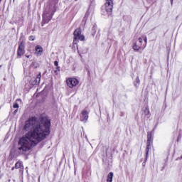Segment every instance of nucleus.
<instances>
[{"label":"nucleus","mask_w":182,"mask_h":182,"mask_svg":"<svg viewBox=\"0 0 182 182\" xmlns=\"http://www.w3.org/2000/svg\"><path fill=\"white\" fill-rule=\"evenodd\" d=\"M14 109H19V104H18V102H16L13 105Z\"/></svg>","instance_id":"obj_17"},{"label":"nucleus","mask_w":182,"mask_h":182,"mask_svg":"<svg viewBox=\"0 0 182 182\" xmlns=\"http://www.w3.org/2000/svg\"><path fill=\"white\" fill-rule=\"evenodd\" d=\"M21 167H23V163L22 162V161H18L16 164L15 166H13L11 168L12 171H14V170H15V168L16 170H18V168H21Z\"/></svg>","instance_id":"obj_11"},{"label":"nucleus","mask_w":182,"mask_h":182,"mask_svg":"<svg viewBox=\"0 0 182 182\" xmlns=\"http://www.w3.org/2000/svg\"><path fill=\"white\" fill-rule=\"evenodd\" d=\"M73 42H77V41H85V36L82 35V29L80 28H76L73 33Z\"/></svg>","instance_id":"obj_3"},{"label":"nucleus","mask_w":182,"mask_h":182,"mask_svg":"<svg viewBox=\"0 0 182 182\" xmlns=\"http://www.w3.org/2000/svg\"><path fill=\"white\" fill-rule=\"evenodd\" d=\"M56 70H58V72H60V66H58L56 68Z\"/></svg>","instance_id":"obj_25"},{"label":"nucleus","mask_w":182,"mask_h":182,"mask_svg":"<svg viewBox=\"0 0 182 182\" xmlns=\"http://www.w3.org/2000/svg\"><path fill=\"white\" fill-rule=\"evenodd\" d=\"M144 113L145 116H149L150 114V110L149 109V107L145 108Z\"/></svg>","instance_id":"obj_16"},{"label":"nucleus","mask_w":182,"mask_h":182,"mask_svg":"<svg viewBox=\"0 0 182 182\" xmlns=\"http://www.w3.org/2000/svg\"><path fill=\"white\" fill-rule=\"evenodd\" d=\"M26 58H31V55H26Z\"/></svg>","instance_id":"obj_28"},{"label":"nucleus","mask_w":182,"mask_h":182,"mask_svg":"<svg viewBox=\"0 0 182 182\" xmlns=\"http://www.w3.org/2000/svg\"><path fill=\"white\" fill-rule=\"evenodd\" d=\"M151 143L146 142V158L144 161H147V159H149V152L150 151V149H151Z\"/></svg>","instance_id":"obj_10"},{"label":"nucleus","mask_w":182,"mask_h":182,"mask_svg":"<svg viewBox=\"0 0 182 182\" xmlns=\"http://www.w3.org/2000/svg\"><path fill=\"white\" fill-rule=\"evenodd\" d=\"M1 2H2V0H0V4H1Z\"/></svg>","instance_id":"obj_32"},{"label":"nucleus","mask_w":182,"mask_h":182,"mask_svg":"<svg viewBox=\"0 0 182 182\" xmlns=\"http://www.w3.org/2000/svg\"><path fill=\"white\" fill-rule=\"evenodd\" d=\"M144 42H145L144 45H146V46H147V38H145Z\"/></svg>","instance_id":"obj_23"},{"label":"nucleus","mask_w":182,"mask_h":182,"mask_svg":"<svg viewBox=\"0 0 182 182\" xmlns=\"http://www.w3.org/2000/svg\"><path fill=\"white\" fill-rule=\"evenodd\" d=\"M28 39H29L30 41H33V40L35 39V36H30L28 37Z\"/></svg>","instance_id":"obj_19"},{"label":"nucleus","mask_w":182,"mask_h":182,"mask_svg":"<svg viewBox=\"0 0 182 182\" xmlns=\"http://www.w3.org/2000/svg\"><path fill=\"white\" fill-rule=\"evenodd\" d=\"M54 65H55L56 67H58V66H59V63H58V61H55V62H54Z\"/></svg>","instance_id":"obj_21"},{"label":"nucleus","mask_w":182,"mask_h":182,"mask_svg":"<svg viewBox=\"0 0 182 182\" xmlns=\"http://www.w3.org/2000/svg\"><path fill=\"white\" fill-rule=\"evenodd\" d=\"M92 29H95V26L92 27Z\"/></svg>","instance_id":"obj_33"},{"label":"nucleus","mask_w":182,"mask_h":182,"mask_svg":"<svg viewBox=\"0 0 182 182\" xmlns=\"http://www.w3.org/2000/svg\"><path fill=\"white\" fill-rule=\"evenodd\" d=\"M23 129L28 133L18 140V153L19 154H26V151H29L32 147H35L42 140H45L46 136H49L50 119L46 117L41 122L36 117H30L26 121Z\"/></svg>","instance_id":"obj_1"},{"label":"nucleus","mask_w":182,"mask_h":182,"mask_svg":"<svg viewBox=\"0 0 182 182\" xmlns=\"http://www.w3.org/2000/svg\"><path fill=\"white\" fill-rule=\"evenodd\" d=\"M77 85H79V80L76 78H68L67 80V85L70 89H73L75 86H77Z\"/></svg>","instance_id":"obj_5"},{"label":"nucleus","mask_w":182,"mask_h":182,"mask_svg":"<svg viewBox=\"0 0 182 182\" xmlns=\"http://www.w3.org/2000/svg\"><path fill=\"white\" fill-rule=\"evenodd\" d=\"M35 49L37 56H41L42 53H43V48H42V46L38 45L36 46Z\"/></svg>","instance_id":"obj_9"},{"label":"nucleus","mask_w":182,"mask_h":182,"mask_svg":"<svg viewBox=\"0 0 182 182\" xmlns=\"http://www.w3.org/2000/svg\"><path fill=\"white\" fill-rule=\"evenodd\" d=\"M55 6L50 9L49 11H46L43 14V21L41 26H43L46 23H49L50 21H52V18L55 14Z\"/></svg>","instance_id":"obj_2"},{"label":"nucleus","mask_w":182,"mask_h":182,"mask_svg":"<svg viewBox=\"0 0 182 182\" xmlns=\"http://www.w3.org/2000/svg\"><path fill=\"white\" fill-rule=\"evenodd\" d=\"M94 33H96V30L94 31Z\"/></svg>","instance_id":"obj_30"},{"label":"nucleus","mask_w":182,"mask_h":182,"mask_svg":"<svg viewBox=\"0 0 182 182\" xmlns=\"http://www.w3.org/2000/svg\"><path fill=\"white\" fill-rule=\"evenodd\" d=\"M113 181V172H110L107 175V182Z\"/></svg>","instance_id":"obj_14"},{"label":"nucleus","mask_w":182,"mask_h":182,"mask_svg":"<svg viewBox=\"0 0 182 182\" xmlns=\"http://www.w3.org/2000/svg\"><path fill=\"white\" fill-rule=\"evenodd\" d=\"M105 11L109 15H112V13L113 12V3L106 2Z\"/></svg>","instance_id":"obj_7"},{"label":"nucleus","mask_w":182,"mask_h":182,"mask_svg":"<svg viewBox=\"0 0 182 182\" xmlns=\"http://www.w3.org/2000/svg\"><path fill=\"white\" fill-rule=\"evenodd\" d=\"M25 55V43L21 41L17 49V58H22Z\"/></svg>","instance_id":"obj_4"},{"label":"nucleus","mask_w":182,"mask_h":182,"mask_svg":"<svg viewBox=\"0 0 182 182\" xmlns=\"http://www.w3.org/2000/svg\"><path fill=\"white\" fill-rule=\"evenodd\" d=\"M18 109H15L13 112L14 116L16 115V113H18Z\"/></svg>","instance_id":"obj_20"},{"label":"nucleus","mask_w":182,"mask_h":182,"mask_svg":"<svg viewBox=\"0 0 182 182\" xmlns=\"http://www.w3.org/2000/svg\"><path fill=\"white\" fill-rule=\"evenodd\" d=\"M174 0H171V6H173V2Z\"/></svg>","instance_id":"obj_27"},{"label":"nucleus","mask_w":182,"mask_h":182,"mask_svg":"<svg viewBox=\"0 0 182 182\" xmlns=\"http://www.w3.org/2000/svg\"><path fill=\"white\" fill-rule=\"evenodd\" d=\"M134 86H135V87H139V85H140V79L139 78V77H137L136 78V81L134 82Z\"/></svg>","instance_id":"obj_15"},{"label":"nucleus","mask_w":182,"mask_h":182,"mask_svg":"<svg viewBox=\"0 0 182 182\" xmlns=\"http://www.w3.org/2000/svg\"><path fill=\"white\" fill-rule=\"evenodd\" d=\"M121 116H124V112H121Z\"/></svg>","instance_id":"obj_29"},{"label":"nucleus","mask_w":182,"mask_h":182,"mask_svg":"<svg viewBox=\"0 0 182 182\" xmlns=\"http://www.w3.org/2000/svg\"><path fill=\"white\" fill-rule=\"evenodd\" d=\"M155 29H156V28H153V31H154Z\"/></svg>","instance_id":"obj_31"},{"label":"nucleus","mask_w":182,"mask_h":182,"mask_svg":"<svg viewBox=\"0 0 182 182\" xmlns=\"http://www.w3.org/2000/svg\"><path fill=\"white\" fill-rule=\"evenodd\" d=\"M106 2H109L110 4H113V0H106Z\"/></svg>","instance_id":"obj_24"},{"label":"nucleus","mask_w":182,"mask_h":182,"mask_svg":"<svg viewBox=\"0 0 182 182\" xmlns=\"http://www.w3.org/2000/svg\"><path fill=\"white\" fill-rule=\"evenodd\" d=\"M137 45H143L141 43H143V38H141V37L139 38V41L138 43H136Z\"/></svg>","instance_id":"obj_18"},{"label":"nucleus","mask_w":182,"mask_h":182,"mask_svg":"<svg viewBox=\"0 0 182 182\" xmlns=\"http://www.w3.org/2000/svg\"><path fill=\"white\" fill-rule=\"evenodd\" d=\"M176 160H182V155L180 157H178Z\"/></svg>","instance_id":"obj_26"},{"label":"nucleus","mask_w":182,"mask_h":182,"mask_svg":"<svg viewBox=\"0 0 182 182\" xmlns=\"http://www.w3.org/2000/svg\"><path fill=\"white\" fill-rule=\"evenodd\" d=\"M87 119H89V112L86 109H83L80 115V120L86 123L87 122Z\"/></svg>","instance_id":"obj_6"},{"label":"nucleus","mask_w":182,"mask_h":182,"mask_svg":"<svg viewBox=\"0 0 182 182\" xmlns=\"http://www.w3.org/2000/svg\"><path fill=\"white\" fill-rule=\"evenodd\" d=\"M146 48V44L138 45L137 43H134L132 45V48L135 52H139L140 49H144Z\"/></svg>","instance_id":"obj_8"},{"label":"nucleus","mask_w":182,"mask_h":182,"mask_svg":"<svg viewBox=\"0 0 182 182\" xmlns=\"http://www.w3.org/2000/svg\"><path fill=\"white\" fill-rule=\"evenodd\" d=\"M153 136H154L153 132H148L146 143H151V144L153 143Z\"/></svg>","instance_id":"obj_12"},{"label":"nucleus","mask_w":182,"mask_h":182,"mask_svg":"<svg viewBox=\"0 0 182 182\" xmlns=\"http://www.w3.org/2000/svg\"><path fill=\"white\" fill-rule=\"evenodd\" d=\"M41 77H42V75L39 73L35 79V83L33 85H39V83H41Z\"/></svg>","instance_id":"obj_13"},{"label":"nucleus","mask_w":182,"mask_h":182,"mask_svg":"<svg viewBox=\"0 0 182 182\" xmlns=\"http://www.w3.org/2000/svg\"><path fill=\"white\" fill-rule=\"evenodd\" d=\"M55 75H59V71L58 70H54Z\"/></svg>","instance_id":"obj_22"}]
</instances>
